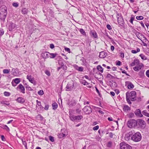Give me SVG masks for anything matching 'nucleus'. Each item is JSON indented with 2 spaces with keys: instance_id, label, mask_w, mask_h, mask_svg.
Segmentation results:
<instances>
[{
  "instance_id": "29",
  "label": "nucleus",
  "mask_w": 149,
  "mask_h": 149,
  "mask_svg": "<svg viewBox=\"0 0 149 149\" xmlns=\"http://www.w3.org/2000/svg\"><path fill=\"white\" fill-rule=\"evenodd\" d=\"M52 109L54 110H56L58 106L57 103H52Z\"/></svg>"
},
{
  "instance_id": "64",
  "label": "nucleus",
  "mask_w": 149,
  "mask_h": 149,
  "mask_svg": "<svg viewBox=\"0 0 149 149\" xmlns=\"http://www.w3.org/2000/svg\"><path fill=\"white\" fill-rule=\"evenodd\" d=\"M146 75L149 78V70L146 71Z\"/></svg>"
},
{
  "instance_id": "52",
  "label": "nucleus",
  "mask_w": 149,
  "mask_h": 149,
  "mask_svg": "<svg viewBox=\"0 0 149 149\" xmlns=\"http://www.w3.org/2000/svg\"><path fill=\"white\" fill-rule=\"evenodd\" d=\"M104 131L99 130L98 131V132L100 136L102 135V134L103 133Z\"/></svg>"
},
{
  "instance_id": "60",
  "label": "nucleus",
  "mask_w": 149,
  "mask_h": 149,
  "mask_svg": "<svg viewBox=\"0 0 149 149\" xmlns=\"http://www.w3.org/2000/svg\"><path fill=\"white\" fill-rule=\"evenodd\" d=\"M67 52H68L69 53L70 52V49L69 48L65 47L64 49Z\"/></svg>"
},
{
  "instance_id": "37",
  "label": "nucleus",
  "mask_w": 149,
  "mask_h": 149,
  "mask_svg": "<svg viewBox=\"0 0 149 149\" xmlns=\"http://www.w3.org/2000/svg\"><path fill=\"white\" fill-rule=\"evenodd\" d=\"M144 71L142 70L139 72V75L141 77H143L144 76Z\"/></svg>"
},
{
  "instance_id": "19",
  "label": "nucleus",
  "mask_w": 149,
  "mask_h": 149,
  "mask_svg": "<svg viewBox=\"0 0 149 149\" xmlns=\"http://www.w3.org/2000/svg\"><path fill=\"white\" fill-rule=\"evenodd\" d=\"M50 53L48 52H44L41 54L42 57L44 58L45 59L49 57Z\"/></svg>"
},
{
  "instance_id": "26",
  "label": "nucleus",
  "mask_w": 149,
  "mask_h": 149,
  "mask_svg": "<svg viewBox=\"0 0 149 149\" xmlns=\"http://www.w3.org/2000/svg\"><path fill=\"white\" fill-rule=\"evenodd\" d=\"M1 13L3 14L6 13V15L7 14V8L5 6L2 8Z\"/></svg>"
},
{
  "instance_id": "42",
  "label": "nucleus",
  "mask_w": 149,
  "mask_h": 149,
  "mask_svg": "<svg viewBox=\"0 0 149 149\" xmlns=\"http://www.w3.org/2000/svg\"><path fill=\"white\" fill-rule=\"evenodd\" d=\"M22 12L23 14H26L27 13V9L26 8H23L22 9Z\"/></svg>"
},
{
  "instance_id": "54",
  "label": "nucleus",
  "mask_w": 149,
  "mask_h": 149,
  "mask_svg": "<svg viewBox=\"0 0 149 149\" xmlns=\"http://www.w3.org/2000/svg\"><path fill=\"white\" fill-rule=\"evenodd\" d=\"M133 16V15H132V17H131L130 19V22L132 24H133V21L134 19V17Z\"/></svg>"
},
{
  "instance_id": "57",
  "label": "nucleus",
  "mask_w": 149,
  "mask_h": 149,
  "mask_svg": "<svg viewBox=\"0 0 149 149\" xmlns=\"http://www.w3.org/2000/svg\"><path fill=\"white\" fill-rule=\"evenodd\" d=\"M99 128V126L98 125H97L94 127L93 128V130H97Z\"/></svg>"
},
{
  "instance_id": "43",
  "label": "nucleus",
  "mask_w": 149,
  "mask_h": 149,
  "mask_svg": "<svg viewBox=\"0 0 149 149\" xmlns=\"http://www.w3.org/2000/svg\"><path fill=\"white\" fill-rule=\"evenodd\" d=\"M49 139L50 141L53 142L54 141V137L51 136H49Z\"/></svg>"
},
{
  "instance_id": "6",
  "label": "nucleus",
  "mask_w": 149,
  "mask_h": 149,
  "mask_svg": "<svg viewBox=\"0 0 149 149\" xmlns=\"http://www.w3.org/2000/svg\"><path fill=\"white\" fill-rule=\"evenodd\" d=\"M116 17L118 24L121 26H123L124 24V21L121 14L117 13Z\"/></svg>"
},
{
  "instance_id": "51",
  "label": "nucleus",
  "mask_w": 149,
  "mask_h": 149,
  "mask_svg": "<svg viewBox=\"0 0 149 149\" xmlns=\"http://www.w3.org/2000/svg\"><path fill=\"white\" fill-rule=\"evenodd\" d=\"M10 93L8 92L5 91L4 93V95L6 96H9L10 95Z\"/></svg>"
},
{
  "instance_id": "20",
  "label": "nucleus",
  "mask_w": 149,
  "mask_h": 149,
  "mask_svg": "<svg viewBox=\"0 0 149 149\" xmlns=\"http://www.w3.org/2000/svg\"><path fill=\"white\" fill-rule=\"evenodd\" d=\"M0 127L4 129L8 132H9L10 131L9 128L6 125L1 124L0 126Z\"/></svg>"
},
{
  "instance_id": "3",
  "label": "nucleus",
  "mask_w": 149,
  "mask_h": 149,
  "mask_svg": "<svg viewBox=\"0 0 149 149\" xmlns=\"http://www.w3.org/2000/svg\"><path fill=\"white\" fill-rule=\"evenodd\" d=\"M72 111H70L69 112V117L70 120L74 121L75 120H79L83 118V116L82 115H78L76 116L73 115L72 114Z\"/></svg>"
},
{
  "instance_id": "8",
  "label": "nucleus",
  "mask_w": 149,
  "mask_h": 149,
  "mask_svg": "<svg viewBox=\"0 0 149 149\" xmlns=\"http://www.w3.org/2000/svg\"><path fill=\"white\" fill-rule=\"evenodd\" d=\"M84 112L86 114H89L92 111V108L90 106H86L83 109Z\"/></svg>"
},
{
  "instance_id": "4",
  "label": "nucleus",
  "mask_w": 149,
  "mask_h": 149,
  "mask_svg": "<svg viewBox=\"0 0 149 149\" xmlns=\"http://www.w3.org/2000/svg\"><path fill=\"white\" fill-rule=\"evenodd\" d=\"M136 126L139 128L143 129L145 128L146 125L145 121L143 120L139 119L137 120Z\"/></svg>"
},
{
  "instance_id": "22",
  "label": "nucleus",
  "mask_w": 149,
  "mask_h": 149,
  "mask_svg": "<svg viewBox=\"0 0 149 149\" xmlns=\"http://www.w3.org/2000/svg\"><path fill=\"white\" fill-rule=\"evenodd\" d=\"M6 13H5L4 14H2V13L0 12V19L4 22L5 20V19L6 17Z\"/></svg>"
},
{
  "instance_id": "44",
  "label": "nucleus",
  "mask_w": 149,
  "mask_h": 149,
  "mask_svg": "<svg viewBox=\"0 0 149 149\" xmlns=\"http://www.w3.org/2000/svg\"><path fill=\"white\" fill-rule=\"evenodd\" d=\"M50 55H51L52 56H50V58H54L56 56L57 54H56L50 53Z\"/></svg>"
},
{
  "instance_id": "11",
  "label": "nucleus",
  "mask_w": 149,
  "mask_h": 149,
  "mask_svg": "<svg viewBox=\"0 0 149 149\" xmlns=\"http://www.w3.org/2000/svg\"><path fill=\"white\" fill-rule=\"evenodd\" d=\"M134 130L131 131L126 134L125 136V139L127 140H129L131 139H132V137L133 134Z\"/></svg>"
},
{
  "instance_id": "53",
  "label": "nucleus",
  "mask_w": 149,
  "mask_h": 149,
  "mask_svg": "<svg viewBox=\"0 0 149 149\" xmlns=\"http://www.w3.org/2000/svg\"><path fill=\"white\" fill-rule=\"evenodd\" d=\"M98 75L100 76V77L99 78L98 77H96V78L97 79H103V75L101 73H100L99 74H98Z\"/></svg>"
},
{
  "instance_id": "21",
  "label": "nucleus",
  "mask_w": 149,
  "mask_h": 149,
  "mask_svg": "<svg viewBox=\"0 0 149 149\" xmlns=\"http://www.w3.org/2000/svg\"><path fill=\"white\" fill-rule=\"evenodd\" d=\"M139 63V61L138 59L135 60L130 64L131 66L138 65Z\"/></svg>"
},
{
  "instance_id": "16",
  "label": "nucleus",
  "mask_w": 149,
  "mask_h": 149,
  "mask_svg": "<svg viewBox=\"0 0 149 149\" xmlns=\"http://www.w3.org/2000/svg\"><path fill=\"white\" fill-rule=\"evenodd\" d=\"M16 25L15 24L10 22L9 23L8 29L9 31H12L15 28Z\"/></svg>"
},
{
  "instance_id": "12",
  "label": "nucleus",
  "mask_w": 149,
  "mask_h": 149,
  "mask_svg": "<svg viewBox=\"0 0 149 149\" xmlns=\"http://www.w3.org/2000/svg\"><path fill=\"white\" fill-rule=\"evenodd\" d=\"M143 67V65L142 63H139L133 68L134 70L135 71L138 72Z\"/></svg>"
},
{
  "instance_id": "31",
  "label": "nucleus",
  "mask_w": 149,
  "mask_h": 149,
  "mask_svg": "<svg viewBox=\"0 0 149 149\" xmlns=\"http://www.w3.org/2000/svg\"><path fill=\"white\" fill-rule=\"evenodd\" d=\"M97 69L99 71H100L102 73L103 72V69L100 65H98L97 66Z\"/></svg>"
},
{
  "instance_id": "56",
  "label": "nucleus",
  "mask_w": 149,
  "mask_h": 149,
  "mask_svg": "<svg viewBox=\"0 0 149 149\" xmlns=\"http://www.w3.org/2000/svg\"><path fill=\"white\" fill-rule=\"evenodd\" d=\"M76 111L77 114H79L81 112V110L78 108L76 109Z\"/></svg>"
},
{
  "instance_id": "45",
  "label": "nucleus",
  "mask_w": 149,
  "mask_h": 149,
  "mask_svg": "<svg viewBox=\"0 0 149 149\" xmlns=\"http://www.w3.org/2000/svg\"><path fill=\"white\" fill-rule=\"evenodd\" d=\"M136 18L138 20H142L143 19V17L142 16H137L136 17Z\"/></svg>"
},
{
  "instance_id": "48",
  "label": "nucleus",
  "mask_w": 149,
  "mask_h": 149,
  "mask_svg": "<svg viewBox=\"0 0 149 149\" xmlns=\"http://www.w3.org/2000/svg\"><path fill=\"white\" fill-rule=\"evenodd\" d=\"M107 147L109 148H110L112 146V142L111 141H109L107 145Z\"/></svg>"
},
{
  "instance_id": "7",
  "label": "nucleus",
  "mask_w": 149,
  "mask_h": 149,
  "mask_svg": "<svg viewBox=\"0 0 149 149\" xmlns=\"http://www.w3.org/2000/svg\"><path fill=\"white\" fill-rule=\"evenodd\" d=\"M120 149H132V148L131 146L124 142L120 143Z\"/></svg>"
},
{
  "instance_id": "35",
  "label": "nucleus",
  "mask_w": 149,
  "mask_h": 149,
  "mask_svg": "<svg viewBox=\"0 0 149 149\" xmlns=\"http://www.w3.org/2000/svg\"><path fill=\"white\" fill-rule=\"evenodd\" d=\"M80 82L81 84L84 85H87L89 84V83L86 82L85 80H81L80 81Z\"/></svg>"
},
{
  "instance_id": "30",
  "label": "nucleus",
  "mask_w": 149,
  "mask_h": 149,
  "mask_svg": "<svg viewBox=\"0 0 149 149\" xmlns=\"http://www.w3.org/2000/svg\"><path fill=\"white\" fill-rule=\"evenodd\" d=\"M142 113L145 116L149 117V113L147 112V111L146 110L143 111L142 112Z\"/></svg>"
},
{
  "instance_id": "23",
  "label": "nucleus",
  "mask_w": 149,
  "mask_h": 149,
  "mask_svg": "<svg viewBox=\"0 0 149 149\" xmlns=\"http://www.w3.org/2000/svg\"><path fill=\"white\" fill-rule=\"evenodd\" d=\"M106 56V53L104 52H100L99 57L100 58H103Z\"/></svg>"
},
{
  "instance_id": "46",
  "label": "nucleus",
  "mask_w": 149,
  "mask_h": 149,
  "mask_svg": "<svg viewBox=\"0 0 149 149\" xmlns=\"http://www.w3.org/2000/svg\"><path fill=\"white\" fill-rule=\"evenodd\" d=\"M128 116L130 118H132L134 116V113H131L128 114Z\"/></svg>"
},
{
  "instance_id": "49",
  "label": "nucleus",
  "mask_w": 149,
  "mask_h": 149,
  "mask_svg": "<svg viewBox=\"0 0 149 149\" xmlns=\"http://www.w3.org/2000/svg\"><path fill=\"white\" fill-rule=\"evenodd\" d=\"M49 107V105L48 104H45V107H44V109L46 110H48Z\"/></svg>"
},
{
  "instance_id": "27",
  "label": "nucleus",
  "mask_w": 149,
  "mask_h": 149,
  "mask_svg": "<svg viewBox=\"0 0 149 149\" xmlns=\"http://www.w3.org/2000/svg\"><path fill=\"white\" fill-rule=\"evenodd\" d=\"M124 111H127L130 110V108L127 105H125L123 108Z\"/></svg>"
},
{
  "instance_id": "50",
  "label": "nucleus",
  "mask_w": 149,
  "mask_h": 149,
  "mask_svg": "<svg viewBox=\"0 0 149 149\" xmlns=\"http://www.w3.org/2000/svg\"><path fill=\"white\" fill-rule=\"evenodd\" d=\"M80 33L83 35H86V33L83 29H81L80 30Z\"/></svg>"
},
{
  "instance_id": "58",
  "label": "nucleus",
  "mask_w": 149,
  "mask_h": 149,
  "mask_svg": "<svg viewBox=\"0 0 149 149\" xmlns=\"http://www.w3.org/2000/svg\"><path fill=\"white\" fill-rule=\"evenodd\" d=\"M38 93L39 95H42L44 94V92L42 90H41L38 92Z\"/></svg>"
},
{
  "instance_id": "13",
  "label": "nucleus",
  "mask_w": 149,
  "mask_h": 149,
  "mask_svg": "<svg viewBox=\"0 0 149 149\" xmlns=\"http://www.w3.org/2000/svg\"><path fill=\"white\" fill-rule=\"evenodd\" d=\"M125 85L127 86L129 89H131L134 87V85L130 81H127L125 82Z\"/></svg>"
},
{
  "instance_id": "15",
  "label": "nucleus",
  "mask_w": 149,
  "mask_h": 149,
  "mask_svg": "<svg viewBox=\"0 0 149 149\" xmlns=\"http://www.w3.org/2000/svg\"><path fill=\"white\" fill-rule=\"evenodd\" d=\"M91 36V37L95 38H97L98 36L97 33L94 30H91L90 31Z\"/></svg>"
},
{
  "instance_id": "39",
  "label": "nucleus",
  "mask_w": 149,
  "mask_h": 149,
  "mask_svg": "<svg viewBox=\"0 0 149 149\" xmlns=\"http://www.w3.org/2000/svg\"><path fill=\"white\" fill-rule=\"evenodd\" d=\"M80 61H82V65H85L86 64V61L85 59L83 58H82L80 59Z\"/></svg>"
},
{
  "instance_id": "14",
  "label": "nucleus",
  "mask_w": 149,
  "mask_h": 149,
  "mask_svg": "<svg viewBox=\"0 0 149 149\" xmlns=\"http://www.w3.org/2000/svg\"><path fill=\"white\" fill-rule=\"evenodd\" d=\"M134 113L136 116L138 117H141L143 116L140 110L139 109H136Z\"/></svg>"
},
{
  "instance_id": "59",
  "label": "nucleus",
  "mask_w": 149,
  "mask_h": 149,
  "mask_svg": "<svg viewBox=\"0 0 149 149\" xmlns=\"http://www.w3.org/2000/svg\"><path fill=\"white\" fill-rule=\"evenodd\" d=\"M84 68L82 67H79V69L77 70L80 72H82L83 71Z\"/></svg>"
},
{
  "instance_id": "55",
  "label": "nucleus",
  "mask_w": 149,
  "mask_h": 149,
  "mask_svg": "<svg viewBox=\"0 0 149 149\" xmlns=\"http://www.w3.org/2000/svg\"><path fill=\"white\" fill-rule=\"evenodd\" d=\"M4 33V31L2 28L0 29V36L2 35Z\"/></svg>"
},
{
  "instance_id": "34",
  "label": "nucleus",
  "mask_w": 149,
  "mask_h": 149,
  "mask_svg": "<svg viewBox=\"0 0 149 149\" xmlns=\"http://www.w3.org/2000/svg\"><path fill=\"white\" fill-rule=\"evenodd\" d=\"M13 81L15 82L16 84H18L20 81V79L19 78H16L13 79Z\"/></svg>"
},
{
  "instance_id": "41",
  "label": "nucleus",
  "mask_w": 149,
  "mask_h": 149,
  "mask_svg": "<svg viewBox=\"0 0 149 149\" xmlns=\"http://www.w3.org/2000/svg\"><path fill=\"white\" fill-rule=\"evenodd\" d=\"M136 35L137 36V37L139 38V39H140V38H141V36H142V35L139 32H137L136 33Z\"/></svg>"
},
{
  "instance_id": "33",
  "label": "nucleus",
  "mask_w": 149,
  "mask_h": 149,
  "mask_svg": "<svg viewBox=\"0 0 149 149\" xmlns=\"http://www.w3.org/2000/svg\"><path fill=\"white\" fill-rule=\"evenodd\" d=\"M140 51V49L139 48H137L136 50H131V52L133 54H136Z\"/></svg>"
},
{
  "instance_id": "40",
  "label": "nucleus",
  "mask_w": 149,
  "mask_h": 149,
  "mask_svg": "<svg viewBox=\"0 0 149 149\" xmlns=\"http://www.w3.org/2000/svg\"><path fill=\"white\" fill-rule=\"evenodd\" d=\"M107 78H109L110 79H114V77L111 75L110 74H108L106 77Z\"/></svg>"
},
{
  "instance_id": "28",
  "label": "nucleus",
  "mask_w": 149,
  "mask_h": 149,
  "mask_svg": "<svg viewBox=\"0 0 149 149\" xmlns=\"http://www.w3.org/2000/svg\"><path fill=\"white\" fill-rule=\"evenodd\" d=\"M17 101L18 102H24L25 100L22 97H19L17 99Z\"/></svg>"
},
{
  "instance_id": "1",
  "label": "nucleus",
  "mask_w": 149,
  "mask_h": 149,
  "mask_svg": "<svg viewBox=\"0 0 149 149\" xmlns=\"http://www.w3.org/2000/svg\"><path fill=\"white\" fill-rule=\"evenodd\" d=\"M126 94V99L127 102H131L130 100L134 101L136 100V94L135 91H132L130 93L127 92Z\"/></svg>"
},
{
  "instance_id": "18",
  "label": "nucleus",
  "mask_w": 149,
  "mask_h": 149,
  "mask_svg": "<svg viewBox=\"0 0 149 149\" xmlns=\"http://www.w3.org/2000/svg\"><path fill=\"white\" fill-rule=\"evenodd\" d=\"M19 88L20 89V91L21 93H25V89L24 86L22 85V84H20L17 87V89Z\"/></svg>"
},
{
  "instance_id": "24",
  "label": "nucleus",
  "mask_w": 149,
  "mask_h": 149,
  "mask_svg": "<svg viewBox=\"0 0 149 149\" xmlns=\"http://www.w3.org/2000/svg\"><path fill=\"white\" fill-rule=\"evenodd\" d=\"M67 135V134L64 133L63 132H62L60 134L58 135V138L60 139L62 138L65 137Z\"/></svg>"
},
{
  "instance_id": "5",
  "label": "nucleus",
  "mask_w": 149,
  "mask_h": 149,
  "mask_svg": "<svg viewBox=\"0 0 149 149\" xmlns=\"http://www.w3.org/2000/svg\"><path fill=\"white\" fill-rule=\"evenodd\" d=\"M137 120L134 119H131L129 120L127 122V126L130 128L134 127L136 126L137 123Z\"/></svg>"
},
{
  "instance_id": "32",
  "label": "nucleus",
  "mask_w": 149,
  "mask_h": 149,
  "mask_svg": "<svg viewBox=\"0 0 149 149\" xmlns=\"http://www.w3.org/2000/svg\"><path fill=\"white\" fill-rule=\"evenodd\" d=\"M61 68L64 70H66L67 69V67L66 65H64L62 63H61Z\"/></svg>"
},
{
  "instance_id": "2",
  "label": "nucleus",
  "mask_w": 149,
  "mask_h": 149,
  "mask_svg": "<svg viewBox=\"0 0 149 149\" xmlns=\"http://www.w3.org/2000/svg\"><path fill=\"white\" fill-rule=\"evenodd\" d=\"M142 139L141 134L138 132L135 133L134 131L132 137V140L135 142L140 141Z\"/></svg>"
},
{
  "instance_id": "25",
  "label": "nucleus",
  "mask_w": 149,
  "mask_h": 149,
  "mask_svg": "<svg viewBox=\"0 0 149 149\" xmlns=\"http://www.w3.org/2000/svg\"><path fill=\"white\" fill-rule=\"evenodd\" d=\"M94 109L95 111L98 112L101 114H104V112L101 110V109L100 108L95 107Z\"/></svg>"
},
{
  "instance_id": "62",
  "label": "nucleus",
  "mask_w": 149,
  "mask_h": 149,
  "mask_svg": "<svg viewBox=\"0 0 149 149\" xmlns=\"http://www.w3.org/2000/svg\"><path fill=\"white\" fill-rule=\"evenodd\" d=\"M107 28L109 30H111L112 29L111 26L109 24H107Z\"/></svg>"
},
{
  "instance_id": "36",
  "label": "nucleus",
  "mask_w": 149,
  "mask_h": 149,
  "mask_svg": "<svg viewBox=\"0 0 149 149\" xmlns=\"http://www.w3.org/2000/svg\"><path fill=\"white\" fill-rule=\"evenodd\" d=\"M139 56L141 57V58L144 60H146L147 59L146 57L143 54H141L139 55Z\"/></svg>"
},
{
  "instance_id": "63",
  "label": "nucleus",
  "mask_w": 149,
  "mask_h": 149,
  "mask_svg": "<svg viewBox=\"0 0 149 149\" xmlns=\"http://www.w3.org/2000/svg\"><path fill=\"white\" fill-rule=\"evenodd\" d=\"M38 118H39L40 120H42L43 118V117L40 114H39L38 115Z\"/></svg>"
},
{
  "instance_id": "47",
  "label": "nucleus",
  "mask_w": 149,
  "mask_h": 149,
  "mask_svg": "<svg viewBox=\"0 0 149 149\" xmlns=\"http://www.w3.org/2000/svg\"><path fill=\"white\" fill-rule=\"evenodd\" d=\"M22 142L23 144L24 145L26 149H27V143H26V141H23L22 140Z\"/></svg>"
},
{
  "instance_id": "10",
  "label": "nucleus",
  "mask_w": 149,
  "mask_h": 149,
  "mask_svg": "<svg viewBox=\"0 0 149 149\" xmlns=\"http://www.w3.org/2000/svg\"><path fill=\"white\" fill-rule=\"evenodd\" d=\"M74 86V83L73 81H71L68 83L66 86V91H69L72 90Z\"/></svg>"
},
{
  "instance_id": "17",
  "label": "nucleus",
  "mask_w": 149,
  "mask_h": 149,
  "mask_svg": "<svg viewBox=\"0 0 149 149\" xmlns=\"http://www.w3.org/2000/svg\"><path fill=\"white\" fill-rule=\"evenodd\" d=\"M27 79L29 80V81L31 83L34 84L36 83L35 81L34 80V78L31 75L27 76Z\"/></svg>"
},
{
  "instance_id": "61",
  "label": "nucleus",
  "mask_w": 149,
  "mask_h": 149,
  "mask_svg": "<svg viewBox=\"0 0 149 149\" xmlns=\"http://www.w3.org/2000/svg\"><path fill=\"white\" fill-rule=\"evenodd\" d=\"M1 140L3 141H6V139L5 138V137L3 135H1Z\"/></svg>"
},
{
  "instance_id": "9",
  "label": "nucleus",
  "mask_w": 149,
  "mask_h": 149,
  "mask_svg": "<svg viewBox=\"0 0 149 149\" xmlns=\"http://www.w3.org/2000/svg\"><path fill=\"white\" fill-rule=\"evenodd\" d=\"M41 103H36V109L37 111L39 113H41L44 110V107L42 106Z\"/></svg>"
},
{
  "instance_id": "38",
  "label": "nucleus",
  "mask_w": 149,
  "mask_h": 149,
  "mask_svg": "<svg viewBox=\"0 0 149 149\" xmlns=\"http://www.w3.org/2000/svg\"><path fill=\"white\" fill-rule=\"evenodd\" d=\"M10 71V69H5L3 70V72L4 74H8L9 73Z\"/></svg>"
}]
</instances>
